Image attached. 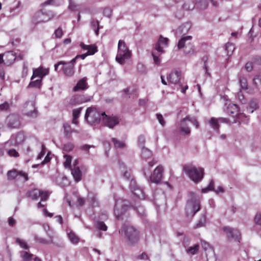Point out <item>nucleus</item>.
<instances>
[{"mask_svg": "<svg viewBox=\"0 0 261 261\" xmlns=\"http://www.w3.org/2000/svg\"><path fill=\"white\" fill-rule=\"evenodd\" d=\"M183 169L188 176L195 182L201 180L203 178L204 169L201 167H196L190 164L185 165Z\"/></svg>", "mask_w": 261, "mask_h": 261, "instance_id": "1", "label": "nucleus"}, {"mask_svg": "<svg viewBox=\"0 0 261 261\" xmlns=\"http://www.w3.org/2000/svg\"><path fill=\"white\" fill-rule=\"evenodd\" d=\"M119 232H124L128 245L134 244L139 239V231L133 226L124 224L122 229L119 230Z\"/></svg>", "mask_w": 261, "mask_h": 261, "instance_id": "2", "label": "nucleus"}, {"mask_svg": "<svg viewBox=\"0 0 261 261\" xmlns=\"http://www.w3.org/2000/svg\"><path fill=\"white\" fill-rule=\"evenodd\" d=\"M131 55V51L128 49L125 42L120 40L118 44V52L116 57V61L120 64H123L125 60L130 57Z\"/></svg>", "mask_w": 261, "mask_h": 261, "instance_id": "3", "label": "nucleus"}, {"mask_svg": "<svg viewBox=\"0 0 261 261\" xmlns=\"http://www.w3.org/2000/svg\"><path fill=\"white\" fill-rule=\"evenodd\" d=\"M85 119L91 125L98 124L101 121V113L95 108L89 107L86 110Z\"/></svg>", "mask_w": 261, "mask_h": 261, "instance_id": "4", "label": "nucleus"}, {"mask_svg": "<svg viewBox=\"0 0 261 261\" xmlns=\"http://www.w3.org/2000/svg\"><path fill=\"white\" fill-rule=\"evenodd\" d=\"M101 115L102 124L110 128H113L120 122V119L117 115H107L105 112L101 113Z\"/></svg>", "mask_w": 261, "mask_h": 261, "instance_id": "5", "label": "nucleus"}, {"mask_svg": "<svg viewBox=\"0 0 261 261\" xmlns=\"http://www.w3.org/2000/svg\"><path fill=\"white\" fill-rule=\"evenodd\" d=\"M200 205L199 200L188 201L186 207L187 216L193 217L200 210Z\"/></svg>", "mask_w": 261, "mask_h": 261, "instance_id": "6", "label": "nucleus"}, {"mask_svg": "<svg viewBox=\"0 0 261 261\" xmlns=\"http://www.w3.org/2000/svg\"><path fill=\"white\" fill-rule=\"evenodd\" d=\"M222 230L225 232L228 240L233 239L240 242L241 234L238 229H233L228 226H224L222 227Z\"/></svg>", "mask_w": 261, "mask_h": 261, "instance_id": "7", "label": "nucleus"}, {"mask_svg": "<svg viewBox=\"0 0 261 261\" xmlns=\"http://www.w3.org/2000/svg\"><path fill=\"white\" fill-rule=\"evenodd\" d=\"M164 168L162 166H158L154 170L152 174L149 176V180L151 182L159 184L163 178Z\"/></svg>", "mask_w": 261, "mask_h": 261, "instance_id": "8", "label": "nucleus"}, {"mask_svg": "<svg viewBox=\"0 0 261 261\" xmlns=\"http://www.w3.org/2000/svg\"><path fill=\"white\" fill-rule=\"evenodd\" d=\"M23 111L24 114L29 116L36 117L37 112L35 108V102L34 100L27 101L24 106Z\"/></svg>", "mask_w": 261, "mask_h": 261, "instance_id": "9", "label": "nucleus"}, {"mask_svg": "<svg viewBox=\"0 0 261 261\" xmlns=\"http://www.w3.org/2000/svg\"><path fill=\"white\" fill-rule=\"evenodd\" d=\"M53 17V15L51 14L50 16L47 15L40 10L36 12L32 18V21L35 24H37L40 22H45L50 20Z\"/></svg>", "mask_w": 261, "mask_h": 261, "instance_id": "10", "label": "nucleus"}, {"mask_svg": "<svg viewBox=\"0 0 261 261\" xmlns=\"http://www.w3.org/2000/svg\"><path fill=\"white\" fill-rule=\"evenodd\" d=\"M18 176L21 177L23 182H25L29 179L28 174L22 171H17L16 169H13L9 171L7 173L8 180H13Z\"/></svg>", "mask_w": 261, "mask_h": 261, "instance_id": "11", "label": "nucleus"}, {"mask_svg": "<svg viewBox=\"0 0 261 261\" xmlns=\"http://www.w3.org/2000/svg\"><path fill=\"white\" fill-rule=\"evenodd\" d=\"M210 2L214 7L218 6V2L216 0H195V5L200 10H205L207 8Z\"/></svg>", "mask_w": 261, "mask_h": 261, "instance_id": "12", "label": "nucleus"}, {"mask_svg": "<svg viewBox=\"0 0 261 261\" xmlns=\"http://www.w3.org/2000/svg\"><path fill=\"white\" fill-rule=\"evenodd\" d=\"M48 69H45L42 66H40L37 68H34L33 70V75L31 80H33L35 77H38L39 79L42 80L43 77L48 74Z\"/></svg>", "mask_w": 261, "mask_h": 261, "instance_id": "13", "label": "nucleus"}, {"mask_svg": "<svg viewBox=\"0 0 261 261\" xmlns=\"http://www.w3.org/2000/svg\"><path fill=\"white\" fill-rule=\"evenodd\" d=\"M181 72L176 70L171 71L167 76L170 84L176 85L179 82L181 78Z\"/></svg>", "mask_w": 261, "mask_h": 261, "instance_id": "14", "label": "nucleus"}, {"mask_svg": "<svg viewBox=\"0 0 261 261\" xmlns=\"http://www.w3.org/2000/svg\"><path fill=\"white\" fill-rule=\"evenodd\" d=\"M127 207L125 204H121V202L117 200L114 207V213L116 217L118 219L124 214Z\"/></svg>", "mask_w": 261, "mask_h": 261, "instance_id": "15", "label": "nucleus"}, {"mask_svg": "<svg viewBox=\"0 0 261 261\" xmlns=\"http://www.w3.org/2000/svg\"><path fill=\"white\" fill-rule=\"evenodd\" d=\"M168 39L167 38L163 37L161 35L159 38L158 42L155 43L154 49L160 54L164 53L163 47L161 45L166 46L168 44Z\"/></svg>", "mask_w": 261, "mask_h": 261, "instance_id": "16", "label": "nucleus"}, {"mask_svg": "<svg viewBox=\"0 0 261 261\" xmlns=\"http://www.w3.org/2000/svg\"><path fill=\"white\" fill-rule=\"evenodd\" d=\"M91 97H85L83 95H75L73 96L70 101L72 105H76L77 104L86 102L90 101Z\"/></svg>", "mask_w": 261, "mask_h": 261, "instance_id": "17", "label": "nucleus"}, {"mask_svg": "<svg viewBox=\"0 0 261 261\" xmlns=\"http://www.w3.org/2000/svg\"><path fill=\"white\" fill-rule=\"evenodd\" d=\"M4 64L9 66L15 61L16 55L13 51H9L4 53Z\"/></svg>", "mask_w": 261, "mask_h": 261, "instance_id": "18", "label": "nucleus"}, {"mask_svg": "<svg viewBox=\"0 0 261 261\" xmlns=\"http://www.w3.org/2000/svg\"><path fill=\"white\" fill-rule=\"evenodd\" d=\"M62 70L66 76H72L74 73V67L71 64H68L67 62L63 61Z\"/></svg>", "mask_w": 261, "mask_h": 261, "instance_id": "19", "label": "nucleus"}, {"mask_svg": "<svg viewBox=\"0 0 261 261\" xmlns=\"http://www.w3.org/2000/svg\"><path fill=\"white\" fill-rule=\"evenodd\" d=\"M8 126L11 128H17L20 125L18 116L11 115L8 117Z\"/></svg>", "mask_w": 261, "mask_h": 261, "instance_id": "20", "label": "nucleus"}, {"mask_svg": "<svg viewBox=\"0 0 261 261\" xmlns=\"http://www.w3.org/2000/svg\"><path fill=\"white\" fill-rule=\"evenodd\" d=\"M80 46L83 50H87L88 51L87 53H90V54H89V56L93 55L98 51L97 47L94 44L90 45H86L83 42H81L80 44Z\"/></svg>", "mask_w": 261, "mask_h": 261, "instance_id": "21", "label": "nucleus"}, {"mask_svg": "<svg viewBox=\"0 0 261 261\" xmlns=\"http://www.w3.org/2000/svg\"><path fill=\"white\" fill-rule=\"evenodd\" d=\"M70 170L75 181L79 182L82 180V173L79 167H72Z\"/></svg>", "mask_w": 261, "mask_h": 261, "instance_id": "22", "label": "nucleus"}, {"mask_svg": "<svg viewBox=\"0 0 261 261\" xmlns=\"http://www.w3.org/2000/svg\"><path fill=\"white\" fill-rule=\"evenodd\" d=\"M87 79L86 77H84L82 78L81 80H80L77 82L76 86L74 87L73 90L76 91L79 90H83L87 89L88 88L87 83Z\"/></svg>", "mask_w": 261, "mask_h": 261, "instance_id": "23", "label": "nucleus"}, {"mask_svg": "<svg viewBox=\"0 0 261 261\" xmlns=\"http://www.w3.org/2000/svg\"><path fill=\"white\" fill-rule=\"evenodd\" d=\"M192 36H187L185 37H182L178 41L177 47L178 49L183 48L184 49L187 43L188 42H191L192 40Z\"/></svg>", "mask_w": 261, "mask_h": 261, "instance_id": "24", "label": "nucleus"}, {"mask_svg": "<svg viewBox=\"0 0 261 261\" xmlns=\"http://www.w3.org/2000/svg\"><path fill=\"white\" fill-rule=\"evenodd\" d=\"M183 51L186 55H193L196 53L195 46L191 42H188L187 43V45L183 49Z\"/></svg>", "mask_w": 261, "mask_h": 261, "instance_id": "25", "label": "nucleus"}, {"mask_svg": "<svg viewBox=\"0 0 261 261\" xmlns=\"http://www.w3.org/2000/svg\"><path fill=\"white\" fill-rule=\"evenodd\" d=\"M187 120H184V118L181 121L180 126L179 130L184 133V135H188L190 133L191 130L188 124L186 123Z\"/></svg>", "mask_w": 261, "mask_h": 261, "instance_id": "26", "label": "nucleus"}, {"mask_svg": "<svg viewBox=\"0 0 261 261\" xmlns=\"http://www.w3.org/2000/svg\"><path fill=\"white\" fill-rule=\"evenodd\" d=\"M21 261H31L34 255L25 251H21L19 252Z\"/></svg>", "mask_w": 261, "mask_h": 261, "instance_id": "27", "label": "nucleus"}, {"mask_svg": "<svg viewBox=\"0 0 261 261\" xmlns=\"http://www.w3.org/2000/svg\"><path fill=\"white\" fill-rule=\"evenodd\" d=\"M40 190L37 189H33L27 192L28 196L33 200H37L39 197Z\"/></svg>", "mask_w": 261, "mask_h": 261, "instance_id": "28", "label": "nucleus"}, {"mask_svg": "<svg viewBox=\"0 0 261 261\" xmlns=\"http://www.w3.org/2000/svg\"><path fill=\"white\" fill-rule=\"evenodd\" d=\"M157 162L154 160H152V161L148 162L147 165L145 166L143 168V173L145 175H147V174H149L151 173V168L155 164H156Z\"/></svg>", "mask_w": 261, "mask_h": 261, "instance_id": "29", "label": "nucleus"}, {"mask_svg": "<svg viewBox=\"0 0 261 261\" xmlns=\"http://www.w3.org/2000/svg\"><path fill=\"white\" fill-rule=\"evenodd\" d=\"M123 91L126 95H128L129 98L135 99L138 97V93L136 89H133L131 91H130L129 88H127L124 89Z\"/></svg>", "mask_w": 261, "mask_h": 261, "instance_id": "30", "label": "nucleus"}, {"mask_svg": "<svg viewBox=\"0 0 261 261\" xmlns=\"http://www.w3.org/2000/svg\"><path fill=\"white\" fill-rule=\"evenodd\" d=\"M206 223V216L203 214L201 216L198 222L194 225V228L197 229L203 226H204Z\"/></svg>", "mask_w": 261, "mask_h": 261, "instance_id": "31", "label": "nucleus"}, {"mask_svg": "<svg viewBox=\"0 0 261 261\" xmlns=\"http://www.w3.org/2000/svg\"><path fill=\"white\" fill-rule=\"evenodd\" d=\"M207 261H216L217 258L214 249H210L206 252Z\"/></svg>", "mask_w": 261, "mask_h": 261, "instance_id": "32", "label": "nucleus"}, {"mask_svg": "<svg viewBox=\"0 0 261 261\" xmlns=\"http://www.w3.org/2000/svg\"><path fill=\"white\" fill-rule=\"evenodd\" d=\"M63 128L65 136L68 138H70L73 132L70 125L68 123H64Z\"/></svg>", "mask_w": 261, "mask_h": 261, "instance_id": "33", "label": "nucleus"}, {"mask_svg": "<svg viewBox=\"0 0 261 261\" xmlns=\"http://www.w3.org/2000/svg\"><path fill=\"white\" fill-rule=\"evenodd\" d=\"M209 123L211 126L215 130H218L219 129V120L215 117L211 118Z\"/></svg>", "mask_w": 261, "mask_h": 261, "instance_id": "34", "label": "nucleus"}, {"mask_svg": "<svg viewBox=\"0 0 261 261\" xmlns=\"http://www.w3.org/2000/svg\"><path fill=\"white\" fill-rule=\"evenodd\" d=\"M68 237L73 244H77L79 242L80 239L79 237L72 231H70L68 233Z\"/></svg>", "mask_w": 261, "mask_h": 261, "instance_id": "35", "label": "nucleus"}, {"mask_svg": "<svg viewBox=\"0 0 261 261\" xmlns=\"http://www.w3.org/2000/svg\"><path fill=\"white\" fill-rule=\"evenodd\" d=\"M64 158L65 159V162H64V166L66 168L70 169L72 168L71 166V161H72V156L71 155L68 154H65L64 155Z\"/></svg>", "mask_w": 261, "mask_h": 261, "instance_id": "36", "label": "nucleus"}, {"mask_svg": "<svg viewBox=\"0 0 261 261\" xmlns=\"http://www.w3.org/2000/svg\"><path fill=\"white\" fill-rule=\"evenodd\" d=\"M234 49V45L233 43L228 42L225 44V50L228 56L232 54Z\"/></svg>", "mask_w": 261, "mask_h": 261, "instance_id": "37", "label": "nucleus"}, {"mask_svg": "<svg viewBox=\"0 0 261 261\" xmlns=\"http://www.w3.org/2000/svg\"><path fill=\"white\" fill-rule=\"evenodd\" d=\"M42 80L41 79H38L35 81H33L29 83L28 87V88H40L41 85Z\"/></svg>", "mask_w": 261, "mask_h": 261, "instance_id": "38", "label": "nucleus"}, {"mask_svg": "<svg viewBox=\"0 0 261 261\" xmlns=\"http://www.w3.org/2000/svg\"><path fill=\"white\" fill-rule=\"evenodd\" d=\"M133 192L139 199H143L144 198L143 191L138 187L135 188L133 190Z\"/></svg>", "mask_w": 261, "mask_h": 261, "instance_id": "39", "label": "nucleus"}, {"mask_svg": "<svg viewBox=\"0 0 261 261\" xmlns=\"http://www.w3.org/2000/svg\"><path fill=\"white\" fill-rule=\"evenodd\" d=\"M91 23L93 29H94L95 34L97 36L99 34V22L98 20L92 19Z\"/></svg>", "mask_w": 261, "mask_h": 261, "instance_id": "40", "label": "nucleus"}, {"mask_svg": "<svg viewBox=\"0 0 261 261\" xmlns=\"http://www.w3.org/2000/svg\"><path fill=\"white\" fill-rule=\"evenodd\" d=\"M25 139V137L24 133L22 132H19L16 135L15 141L17 144H20L24 142Z\"/></svg>", "mask_w": 261, "mask_h": 261, "instance_id": "41", "label": "nucleus"}, {"mask_svg": "<svg viewBox=\"0 0 261 261\" xmlns=\"http://www.w3.org/2000/svg\"><path fill=\"white\" fill-rule=\"evenodd\" d=\"M199 246L198 244H196L193 247H190L187 250V252L192 255L195 254L198 251Z\"/></svg>", "mask_w": 261, "mask_h": 261, "instance_id": "42", "label": "nucleus"}, {"mask_svg": "<svg viewBox=\"0 0 261 261\" xmlns=\"http://www.w3.org/2000/svg\"><path fill=\"white\" fill-rule=\"evenodd\" d=\"M112 141L113 142L114 146L116 148H123L125 146V144L124 142L119 141L116 138H113L112 139Z\"/></svg>", "mask_w": 261, "mask_h": 261, "instance_id": "43", "label": "nucleus"}, {"mask_svg": "<svg viewBox=\"0 0 261 261\" xmlns=\"http://www.w3.org/2000/svg\"><path fill=\"white\" fill-rule=\"evenodd\" d=\"M141 155L143 158L147 159L151 156L152 153L147 148H143Z\"/></svg>", "mask_w": 261, "mask_h": 261, "instance_id": "44", "label": "nucleus"}, {"mask_svg": "<svg viewBox=\"0 0 261 261\" xmlns=\"http://www.w3.org/2000/svg\"><path fill=\"white\" fill-rule=\"evenodd\" d=\"M184 120H187L191 122L193 125H194L196 128L199 127V122L195 117H190L189 116H186Z\"/></svg>", "mask_w": 261, "mask_h": 261, "instance_id": "45", "label": "nucleus"}, {"mask_svg": "<svg viewBox=\"0 0 261 261\" xmlns=\"http://www.w3.org/2000/svg\"><path fill=\"white\" fill-rule=\"evenodd\" d=\"M239 82L242 89L245 90L248 89L247 81L245 77H240L239 78Z\"/></svg>", "mask_w": 261, "mask_h": 261, "instance_id": "46", "label": "nucleus"}, {"mask_svg": "<svg viewBox=\"0 0 261 261\" xmlns=\"http://www.w3.org/2000/svg\"><path fill=\"white\" fill-rule=\"evenodd\" d=\"M96 226L98 229L102 231H106L108 229L107 225L102 221H98L96 223Z\"/></svg>", "mask_w": 261, "mask_h": 261, "instance_id": "47", "label": "nucleus"}, {"mask_svg": "<svg viewBox=\"0 0 261 261\" xmlns=\"http://www.w3.org/2000/svg\"><path fill=\"white\" fill-rule=\"evenodd\" d=\"M194 7V4L190 2L185 3L182 5L183 9L187 11L193 10Z\"/></svg>", "mask_w": 261, "mask_h": 261, "instance_id": "48", "label": "nucleus"}, {"mask_svg": "<svg viewBox=\"0 0 261 261\" xmlns=\"http://www.w3.org/2000/svg\"><path fill=\"white\" fill-rule=\"evenodd\" d=\"M74 145L72 143H67L63 147V151L66 152L71 151L74 148Z\"/></svg>", "mask_w": 261, "mask_h": 261, "instance_id": "49", "label": "nucleus"}, {"mask_svg": "<svg viewBox=\"0 0 261 261\" xmlns=\"http://www.w3.org/2000/svg\"><path fill=\"white\" fill-rule=\"evenodd\" d=\"M49 193L46 191H41L39 193V197H40L42 201H46L49 197Z\"/></svg>", "mask_w": 261, "mask_h": 261, "instance_id": "50", "label": "nucleus"}, {"mask_svg": "<svg viewBox=\"0 0 261 261\" xmlns=\"http://www.w3.org/2000/svg\"><path fill=\"white\" fill-rule=\"evenodd\" d=\"M16 243L20 245V246L24 249L28 250L29 248L27 243L22 240L17 239L16 240Z\"/></svg>", "mask_w": 261, "mask_h": 261, "instance_id": "51", "label": "nucleus"}, {"mask_svg": "<svg viewBox=\"0 0 261 261\" xmlns=\"http://www.w3.org/2000/svg\"><path fill=\"white\" fill-rule=\"evenodd\" d=\"M214 189V182L213 180H211L207 187L201 190L202 193L207 192L208 191H212Z\"/></svg>", "mask_w": 261, "mask_h": 261, "instance_id": "52", "label": "nucleus"}, {"mask_svg": "<svg viewBox=\"0 0 261 261\" xmlns=\"http://www.w3.org/2000/svg\"><path fill=\"white\" fill-rule=\"evenodd\" d=\"M201 246L206 252H208L210 249H213L208 243L205 241L201 242Z\"/></svg>", "mask_w": 261, "mask_h": 261, "instance_id": "53", "label": "nucleus"}, {"mask_svg": "<svg viewBox=\"0 0 261 261\" xmlns=\"http://www.w3.org/2000/svg\"><path fill=\"white\" fill-rule=\"evenodd\" d=\"M77 5H76L72 0L69 1V9L72 11H75L77 10Z\"/></svg>", "mask_w": 261, "mask_h": 261, "instance_id": "54", "label": "nucleus"}, {"mask_svg": "<svg viewBox=\"0 0 261 261\" xmlns=\"http://www.w3.org/2000/svg\"><path fill=\"white\" fill-rule=\"evenodd\" d=\"M82 110V107L79 108L78 109H74L72 112L73 117L75 118H78L79 117Z\"/></svg>", "mask_w": 261, "mask_h": 261, "instance_id": "55", "label": "nucleus"}, {"mask_svg": "<svg viewBox=\"0 0 261 261\" xmlns=\"http://www.w3.org/2000/svg\"><path fill=\"white\" fill-rule=\"evenodd\" d=\"M8 154L10 156H14L16 158L19 156L18 152L15 149H12L8 150Z\"/></svg>", "mask_w": 261, "mask_h": 261, "instance_id": "56", "label": "nucleus"}, {"mask_svg": "<svg viewBox=\"0 0 261 261\" xmlns=\"http://www.w3.org/2000/svg\"><path fill=\"white\" fill-rule=\"evenodd\" d=\"M10 105L9 103L7 102H5L1 105H0V110L1 111H8L9 109Z\"/></svg>", "mask_w": 261, "mask_h": 261, "instance_id": "57", "label": "nucleus"}, {"mask_svg": "<svg viewBox=\"0 0 261 261\" xmlns=\"http://www.w3.org/2000/svg\"><path fill=\"white\" fill-rule=\"evenodd\" d=\"M255 223L259 225H261V213H257L254 217Z\"/></svg>", "mask_w": 261, "mask_h": 261, "instance_id": "58", "label": "nucleus"}, {"mask_svg": "<svg viewBox=\"0 0 261 261\" xmlns=\"http://www.w3.org/2000/svg\"><path fill=\"white\" fill-rule=\"evenodd\" d=\"M55 35L56 38H61L63 35V32L61 28H59L55 31Z\"/></svg>", "mask_w": 261, "mask_h": 261, "instance_id": "59", "label": "nucleus"}, {"mask_svg": "<svg viewBox=\"0 0 261 261\" xmlns=\"http://www.w3.org/2000/svg\"><path fill=\"white\" fill-rule=\"evenodd\" d=\"M94 147L93 145H89L87 144H84L80 146V149L83 151L89 152L90 148Z\"/></svg>", "mask_w": 261, "mask_h": 261, "instance_id": "60", "label": "nucleus"}, {"mask_svg": "<svg viewBox=\"0 0 261 261\" xmlns=\"http://www.w3.org/2000/svg\"><path fill=\"white\" fill-rule=\"evenodd\" d=\"M156 118L158 119L160 123L162 125L164 126L165 124V121H164L163 116L161 114H156Z\"/></svg>", "mask_w": 261, "mask_h": 261, "instance_id": "61", "label": "nucleus"}, {"mask_svg": "<svg viewBox=\"0 0 261 261\" xmlns=\"http://www.w3.org/2000/svg\"><path fill=\"white\" fill-rule=\"evenodd\" d=\"M151 55L153 57L154 63L156 65H159L161 62L160 58H159V57L155 56L154 53L153 52L151 53Z\"/></svg>", "mask_w": 261, "mask_h": 261, "instance_id": "62", "label": "nucleus"}, {"mask_svg": "<svg viewBox=\"0 0 261 261\" xmlns=\"http://www.w3.org/2000/svg\"><path fill=\"white\" fill-rule=\"evenodd\" d=\"M112 11L109 8H106L103 10V14L107 17H110L112 15Z\"/></svg>", "mask_w": 261, "mask_h": 261, "instance_id": "63", "label": "nucleus"}, {"mask_svg": "<svg viewBox=\"0 0 261 261\" xmlns=\"http://www.w3.org/2000/svg\"><path fill=\"white\" fill-rule=\"evenodd\" d=\"M246 70L248 71H251L253 69V65L252 63L247 62L245 66Z\"/></svg>", "mask_w": 261, "mask_h": 261, "instance_id": "64", "label": "nucleus"}]
</instances>
